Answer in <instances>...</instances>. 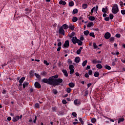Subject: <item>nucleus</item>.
Listing matches in <instances>:
<instances>
[{
  "mask_svg": "<svg viewBox=\"0 0 125 125\" xmlns=\"http://www.w3.org/2000/svg\"><path fill=\"white\" fill-rule=\"evenodd\" d=\"M41 75L43 76H46L47 75V72H46L45 71L42 72Z\"/></svg>",
  "mask_w": 125,
  "mask_h": 125,
  "instance_id": "obj_49",
  "label": "nucleus"
},
{
  "mask_svg": "<svg viewBox=\"0 0 125 125\" xmlns=\"http://www.w3.org/2000/svg\"><path fill=\"white\" fill-rule=\"evenodd\" d=\"M111 12L112 14H117L119 12V7L118 5L117 4H114L112 6L111 9Z\"/></svg>",
  "mask_w": 125,
  "mask_h": 125,
  "instance_id": "obj_2",
  "label": "nucleus"
},
{
  "mask_svg": "<svg viewBox=\"0 0 125 125\" xmlns=\"http://www.w3.org/2000/svg\"><path fill=\"white\" fill-rule=\"evenodd\" d=\"M125 121V119L123 118H119L118 119V123L119 124L121 122H123Z\"/></svg>",
  "mask_w": 125,
  "mask_h": 125,
  "instance_id": "obj_19",
  "label": "nucleus"
},
{
  "mask_svg": "<svg viewBox=\"0 0 125 125\" xmlns=\"http://www.w3.org/2000/svg\"><path fill=\"white\" fill-rule=\"evenodd\" d=\"M52 112H57V107H52Z\"/></svg>",
  "mask_w": 125,
  "mask_h": 125,
  "instance_id": "obj_39",
  "label": "nucleus"
},
{
  "mask_svg": "<svg viewBox=\"0 0 125 125\" xmlns=\"http://www.w3.org/2000/svg\"><path fill=\"white\" fill-rule=\"evenodd\" d=\"M81 41H83L84 40V37L83 35L81 36V37H80V40Z\"/></svg>",
  "mask_w": 125,
  "mask_h": 125,
  "instance_id": "obj_53",
  "label": "nucleus"
},
{
  "mask_svg": "<svg viewBox=\"0 0 125 125\" xmlns=\"http://www.w3.org/2000/svg\"><path fill=\"white\" fill-rule=\"evenodd\" d=\"M99 6L98 5H96V9L95 7H93L92 9L90 10V13L93 14L94 13V11L95 10L96 12L98 11Z\"/></svg>",
  "mask_w": 125,
  "mask_h": 125,
  "instance_id": "obj_9",
  "label": "nucleus"
},
{
  "mask_svg": "<svg viewBox=\"0 0 125 125\" xmlns=\"http://www.w3.org/2000/svg\"><path fill=\"white\" fill-rule=\"evenodd\" d=\"M70 46V43L68 40H66L64 42V44H63L62 47L64 48H68Z\"/></svg>",
  "mask_w": 125,
  "mask_h": 125,
  "instance_id": "obj_5",
  "label": "nucleus"
},
{
  "mask_svg": "<svg viewBox=\"0 0 125 125\" xmlns=\"http://www.w3.org/2000/svg\"><path fill=\"white\" fill-rule=\"evenodd\" d=\"M82 52V50H77L76 53L78 55H79L81 54V52Z\"/></svg>",
  "mask_w": 125,
  "mask_h": 125,
  "instance_id": "obj_64",
  "label": "nucleus"
},
{
  "mask_svg": "<svg viewBox=\"0 0 125 125\" xmlns=\"http://www.w3.org/2000/svg\"><path fill=\"white\" fill-rule=\"evenodd\" d=\"M72 115L73 116V117H76L77 116V114H76V112H72Z\"/></svg>",
  "mask_w": 125,
  "mask_h": 125,
  "instance_id": "obj_60",
  "label": "nucleus"
},
{
  "mask_svg": "<svg viewBox=\"0 0 125 125\" xmlns=\"http://www.w3.org/2000/svg\"><path fill=\"white\" fill-rule=\"evenodd\" d=\"M79 120L80 122H81V124L82 125H83L84 122L83 121L82 118H79Z\"/></svg>",
  "mask_w": 125,
  "mask_h": 125,
  "instance_id": "obj_41",
  "label": "nucleus"
},
{
  "mask_svg": "<svg viewBox=\"0 0 125 125\" xmlns=\"http://www.w3.org/2000/svg\"><path fill=\"white\" fill-rule=\"evenodd\" d=\"M95 77H98L99 76V73L98 72H96L94 75Z\"/></svg>",
  "mask_w": 125,
  "mask_h": 125,
  "instance_id": "obj_40",
  "label": "nucleus"
},
{
  "mask_svg": "<svg viewBox=\"0 0 125 125\" xmlns=\"http://www.w3.org/2000/svg\"><path fill=\"white\" fill-rule=\"evenodd\" d=\"M89 35L90 37H93V38H95V35H94V32L90 33L89 34Z\"/></svg>",
  "mask_w": 125,
  "mask_h": 125,
  "instance_id": "obj_33",
  "label": "nucleus"
},
{
  "mask_svg": "<svg viewBox=\"0 0 125 125\" xmlns=\"http://www.w3.org/2000/svg\"><path fill=\"white\" fill-rule=\"evenodd\" d=\"M123 2L122 1H120L119 2V5H120L121 7H123L124 6V4H123Z\"/></svg>",
  "mask_w": 125,
  "mask_h": 125,
  "instance_id": "obj_45",
  "label": "nucleus"
},
{
  "mask_svg": "<svg viewBox=\"0 0 125 125\" xmlns=\"http://www.w3.org/2000/svg\"><path fill=\"white\" fill-rule=\"evenodd\" d=\"M70 74H73L74 73V69H70Z\"/></svg>",
  "mask_w": 125,
  "mask_h": 125,
  "instance_id": "obj_63",
  "label": "nucleus"
},
{
  "mask_svg": "<svg viewBox=\"0 0 125 125\" xmlns=\"http://www.w3.org/2000/svg\"><path fill=\"white\" fill-rule=\"evenodd\" d=\"M58 47L62 46V42H59L58 43Z\"/></svg>",
  "mask_w": 125,
  "mask_h": 125,
  "instance_id": "obj_62",
  "label": "nucleus"
},
{
  "mask_svg": "<svg viewBox=\"0 0 125 125\" xmlns=\"http://www.w3.org/2000/svg\"><path fill=\"white\" fill-rule=\"evenodd\" d=\"M82 7L83 8V9H85L88 7V5H87L86 3H84L82 5Z\"/></svg>",
  "mask_w": 125,
  "mask_h": 125,
  "instance_id": "obj_31",
  "label": "nucleus"
},
{
  "mask_svg": "<svg viewBox=\"0 0 125 125\" xmlns=\"http://www.w3.org/2000/svg\"><path fill=\"white\" fill-rule=\"evenodd\" d=\"M92 26H94V23L92 21H90V22H88V25H87V27L89 28H91Z\"/></svg>",
  "mask_w": 125,
  "mask_h": 125,
  "instance_id": "obj_18",
  "label": "nucleus"
},
{
  "mask_svg": "<svg viewBox=\"0 0 125 125\" xmlns=\"http://www.w3.org/2000/svg\"><path fill=\"white\" fill-rule=\"evenodd\" d=\"M25 80V77H22L21 78V79L20 80H19V82L20 83H23V81H24Z\"/></svg>",
  "mask_w": 125,
  "mask_h": 125,
  "instance_id": "obj_23",
  "label": "nucleus"
},
{
  "mask_svg": "<svg viewBox=\"0 0 125 125\" xmlns=\"http://www.w3.org/2000/svg\"><path fill=\"white\" fill-rule=\"evenodd\" d=\"M52 93L54 94H58V90H57L56 89H53L52 90Z\"/></svg>",
  "mask_w": 125,
  "mask_h": 125,
  "instance_id": "obj_47",
  "label": "nucleus"
},
{
  "mask_svg": "<svg viewBox=\"0 0 125 125\" xmlns=\"http://www.w3.org/2000/svg\"><path fill=\"white\" fill-rule=\"evenodd\" d=\"M115 37L117 38H120V37H121V35H120V34H116Z\"/></svg>",
  "mask_w": 125,
  "mask_h": 125,
  "instance_id": "obj_55",
  "label": "nucleus"
},
{
  "mask_svg": "<svg viewBox=\"0 0 125 125\" xmlns=\"http://www.w3.org/2000/svg\"><path fill=\"white\" fill-rule=\"evenodd\" d=\"M104 68L106 70H111V69L110 66H109V65H106V64L105 65Z\"/></svg>",
  "mask_w": 125,
  "mask_h": 125,
  "instance_id": "obj_29",
  "label": "nucleus"
},
{
  "mask_svg": "<svg viewBox=\"0 0 125 125\" xmlns=\"http://www.w3.org/2000/svg\"><path fill=\"white\" fill-rule=\"evenodd\" d=\"M73 6H74V2H73V1H71L69 2V6L73 7Z\"/></svg>",
  "mask_w": 125,
  "mask_h": 125,
  "instance_id": "obj_30",
  "label": "nucleus"
},
{
  "mask_svg": "<svg viewBox=\"0 0 125 125\" xmlns=\"http://www.w3.org/2000/svg\"><path fill=\"white\" fill-rule=\"evenodd\" d=\"M89 74H88V73H86L85 74V75L84 76L85 78H88L89 77V75H88Z\"/></svg>",
  "mask_w": 125,
  "mask_h": 125,
  "instance_id": "obj_59",
  "label": "nucleus"
},
{
  "mask_svg": "<svg viewBox=\"0 0 125 125\" xmlns=\"http://www.w3.org/2000/svg\"><path fill=\"white\" fill-rule=\"evenodd\" d=\"M76 43L78 44V45L82 46L83 45V42L82 41H79L78 42H76Z\"/></svg>",
  "mask_w": 125,
  "mask_h": 125,
  "instance_id": "obj_48",
  "label": "nucleus"
},
{
  "mask_svg": "<svg viewBox=\"0 0 125 125\" xmlns=\"http://www.w3.org/2000/svg\"><path fill=\"white\" fill-rule=\"evenodd\" d=\"M72 22H77L78 18L76 17H72Z\"/></svg>",
  "mask_w": 125,
  "mask_h": 125,
  "instance_id": "obj_24",
  "label": "nucleus"
},
{
  "mask_svg": "<svg viewBox=\"0 0 125 125\" xmlns=\"http://www.w3.org/2000/svg\"><path fill=\"white\" fill-rule=\"evenodd\" d=\"M108 18H110V20H113V19L114 18V15L112 14H110L109 17Z\"/></svg>",
  "mask_w": 125,
  "mask_h": 125,
  "instance_id": "obj_44",
  "label": "nucleus"
},
{
  "mask_svg": "<svg viewBox=\"0 0 125 125\" xmlns=\"http://www.w3.org/2000/svg\"><path fill=\"white\" fill-rule=\"evenodd\" d=\"M62 72L63 74H64V77H67L68 76V74L67 73V72L66 70H65L64 69H63L62 70Z\"/></svg>",
  "mask_w": 125,
  "mask_h": 125,
  "instance_id": "obj_11",
  "label": "nucleus"
},
{
  "mask_svg": "<svg viewBox=\"0 0 125 125\" xmlns=\"http://www.w3.org/2000/svg\"><path fill=\"white\" fill-rule=\"evenodd\" d=\"M121 14H122L123 15H125V10H122L121 11Z\"/></svg>",
  "mask_w": 125,
  "mask_h": 125,
  "instance_id": "obj_56",
  "label": "nucleus"
},
{
  "mask_svg": "<svg viewBox=\"0 0 125 125\" xmlns=\"http://www.w3.org/2000/svg\"><path fill=\"white\" fill-rule=\"evenodd\" d=\"M59 4L62 5H65L66 2L65 1H63L62 0H60V1H59Z\"/></svg>",
  "mask_w": 125,
  "mask_h": 125,
  "instance_id": "obj_15",
  "label": "nucleus"
},
{
  "mask_svg": "<svg viewBox=\"0 0 125 125\" xmlns=\"http://www.w3.org/2000/svg\"><path fill=\"white\" fill-rule=\"evenodd\" d=\"M75 63H79V62H80V58H79V57L75 58Z\"/></svg>",
  "mask_w": 125,
  "mask_h": 125,
  "instance_id": "obj_27",
  "label": "nucleus"
},
{
  "mask_svg": "<svg viewBox=\"0 0 125 125\" xmlns=\"http://www.w3.org/2000/svg\"><path fill=\"white\" fill-rule=\"evenodd\" d=\"M68 28L71 30L72 31L74 30L75 26L74 25H73L72 24H70V25L68 26Z\"/></svg>",
  "mask_w": 125,
  "mask_h": 125,
  "instance_id": "obj_21",
  "label": "nucleus"
},
{
  "mask_svg": "<svg viewBox=\"0 0 125 125\" xmlns=\"http://www.w3.org/2000/svg\"><path fill=\"white\" fill-rule=\"evenodd\" d=\"M87 62V60L84 61L82 63L83 67H85V65H86Z\"/></svg>",
  "mask_w": 125,
  "mask_h": 125,
  "instance_id": "obj_34",
  "label": "nucleus"
},
{
  "mask_svg": "<svg viewBox=\"0 0 125 125\" xmlns=\"http://www.w3.org/2000/svg\"><path fill=\"white\" fill-rule=\"evenodd\" d=\"M62 104H67V102L65 100H62Z\"/></svg>",
  "mask_w": 125,
  "mask_h": 125,
  "instance_id": "obj_61",
  "label": "nucleus"
},
{
  "mask_svg": "<svg viewBox=\"0 0 125 125\" xmlns=\"http://www.w3.org/2000/svg\"><path fill=\"white\" fill-rule=\"evenodd\" d=\"M55 80H57V79H51L49 78L48 79L44 78L42 79V83L52 85L55 83Z\"/></svg>",
  "mask_w": 125,
  "mask_h": 125,
  "instance_id": "obj_1",
  "label": "nucleus"
},
{
  "mask_svg": "<svg viewBox=\"0 0 125 125\" xmlns=\"http://www.w3.org/2000/svg\"><path fill=\"white\" fill-rule=\"evenodd\" d=\"M108 11V8L107 6H105V8H102V12L104 13H106Z\"/></svg>",
  "mask_w": 125,
  "mask_h": 125,
  "instance_id": "obj_14",
  "label": "nucleus"
},
{
  "mask_svg": "<svg viewBox=\"0 0 125 125\" xmlns=\"http://www.w3.org/2000/svg\"><path fill=\"white\" fill-rule=\"evenodd\" d=\"M34 75H35L36 77H37V79H40L41 77H40V75L37 73H34Z\"/></svg>",
  "mask_w": 125,
  "mask_h": 125,
  "instance_id": "obj_36",
  "label": "nucleus"
},
{
  "mask_svg": "<svg viewBox=\"0 0 125 125\" xmlns=\"http://www.w3.org/2000/svg\"><path fill=\"white\" fill-rule=\"evenodd\" d=\"M89 75H91L93 74V71L92 70L90 69L88 70V73Z\"/></svg>",
  "mask_w": 125,
  "mask_h": 125,
  "instance_id": "obj_51",
  "label": "nucleus"
},
{
  "mask_svg": "<svg viewBox=\"0 0 125 125\" xmlns=\"http://www.w3.org/2000/svg\"><path fill=\"white\" fill-rule=\"evenodd\" d=\"M96 68L101 69H102V68H103V67L102 66V64L99 63L97 65H96Z\"/></svg>",
  "mask_w": 125,
  "mask_h": 125,
  "instance_id": "obj_26",
  "label": "nucleus"
},
{
  "mask_svg": "<svg viewBox=\"0 0 125 125\" xmlns=\"http://www.w3.org/2000/svg\"><path fill=\"white\" fill-rule=\"evenodd\" d=\"M34 86H35L36 88H41V84L39 82H37L34 83Z\"/></svg>",
  "mask_w": 125,
  "mask_h": 125,
  "instance_id": "obj_8",
  "label": "nucleus"
},
{
  "mask_svg": "<svg viewBox=\"0 0 125 125\" xmlns=\"http://www.w3.org/2000/svg\"><path fill=\"white\" fill-rule=\"evenodd\" d=\"M78 13V9L75 8L73 11H72V14H76Z\"/></svg>",
  "mask_w": 125,
  "mask_h": 125,
  "instance_id": "obj_35",
  "label": "nucleus"
},
{
  "mask_svg": "<svg viewBox=\"0 0 125 125\" xmlns=\"http://www.w3.org/2000/svg\"><path fill=\"white\" fill-rule=\"evenodd\" d=\"M63 112L62 111H58L57 114H58V116L63 115Z\"/></svg>",
  "mask_w": 125,
  "mask_h": 125,
  "instance_id": "obj_28",
  "label": "nucleus"
},
{
  "mask_svg": "<svg viewBox=\"0 0 125 125\" xmlns=\"http://www.w3.org/2000/svg\"><path fill=\"white\" fill-rule=\"evenodd\" d=\"M71 88H70V87H68L67 88V90H66V92H67V93H70V92H71Z\"/></svg>",
  "mask_w": 125,
  "mask_h": 125,
  "instance_id": "obj_38",
  "label": "nucleus"
},
{
  "mask_svg": "<svg viewBox=\"0 0 125 125\" xmlns=\"http://www.w3.org/2000/svg\"><path fill=\"white\" fill-rule=\"evenodd\" d=\"M117 60H118V59L116 58L115 59L113 60L112 63H111L112 66H115V65H116L115 63L117 62Z\"/></svg>",
  "mask_w": 125,
  "mask_h": 125,
  "instance_id": "obj_17",
  "label": "nucleus"
},
{
  "mask_svg": "<svg viewBox=\"0 0 125 125\" xmlns=\"http://www.w3.org/2000/svg\"><path fill=\"white\" fill-rule=\"evenodd\" d=\"M68 85H69V86H70V87L73 88L75 87V83L71 82V83H69Z\"/></svg>",
  "mask_w": 125,
  "mask_h": 125,
  "instance_id": "obj_22",
  "label": "nucleus"
},
{
  "mask_svg": "<svg viewBox=\"0 0 125 125\" xmlns=\"http://www.w3.org/2000/svg\"><path fill=\"white\" fill-rule=\"evenodd\" d=\"M62 82H63V80L61 78L55 79V82L53 83L52 86H59L61 85V83H62Z\"/></svg>",
  "mask_w": 125,
  "mask_h": 125,
  "instance_id": "obj_3",
  "label": "nucleus"
},
{
  "mask_svg": "<svg viewBox=\"0 0 125 125\" xmlns=\"http://www.w3.org/2000/svg\"><path fill=\"white\" fill-rule=\"evenodd\" d=\"M109 19H110L109 17H105L104 18V21H109Z\"/></svg>",
  "mask_w": 125,
  "mask_h": 125,
  "instance_id": "obj_57",
  "label": "nucleus"
},
{
  "mask_svg": "<svg viewBox=\"0 0 125 125\" xmlns=\"http://www.w3.org/2000/svg\"><path fill=\"white\" fill-rule=\"evenodd\" d=\"M74 104L75 105H81V102L79 100L76 99L74 100Z\"/></svg>",
  "mask_w": 125,
  "mask_h": 125,
  "instance_id": "obj_13",
  "label": "nucleus"
},
{
  "mask_svg": "<svg viewBox=\"0 0 125 125\" xmlns=\"http://www.w3.org/2000/svg\"><path fill=\"white\" fill-rule=\"evenodd\" d=\"M97 62H98V61L96 59V60H93L92 61V63H93V64H96Z\"/></svg>",
  "mask_w": 125,
  "mask_h": 125,
  "instance_id": "obj_50",
  "label": "nucleus"
},
{
  "mask_svg": "<svg viewBox=\"0 0 125 125\" xmlns=\"http://www.w3.org/2000/svg\"><path fill=\"white\" fill-rule=\"evenodd\" d=\"M74 66H73V65H70L69 66V69L70 70H74Z\"/></svg>",
  "mask_w": 125,
  "mask_h": 125,
  "instance_id": "obj_42",
  "label": "nucleus"
},
{
  "mask_svg": "<svg viewBox=\"0 0 125 125\" xmlns=\"http://www.w3.org/2000/svg\"><path fill=\"white\" fill-rule=\"evenodd\" d=\"M109 41H110V42H114V37H110V38H109Z\"/></svg>",
  "mask_w": 125,
  "mask_h": 125,
  "instance_id": "obj_46",
  "label": "nucleus"
},
{
  "mask_svg": "<svg viewBox=\"0 0 125 125\" xmlns=\"http://www.w3.org/2000/svg\"><path fill=\"white\" fill-rule=\"evenodd\" d=\"M93 49H96V48H98V46L96 45V44L95 42L93 43Z\"/></svg>",
  "mask_w": 125,
  "mask_h": 125,
  "instance_id": "obj_37",
  "label": "nucleus"
},
{
  "mask_svg": "<svg viewBox=\"0 0 125 125\" xmlns=\"http://www.w3.org/2000/svg\"><path fill=\"white\" fill-rule=\"evenodd\" d=\"M58 32L59 34H60V35L65 36V30L64 29L59 28Z\"/></svg>",
  "mask_w": 125,
  "mask_h": 125,
  "instance_id": "obj_6",
  "label": "nucleus"
},
{
  "mask_svg": "<svg viewBox=\"0 0 125 125\" xmlns=\"http://www.w3.org/2000/svg\"><path fill=\"white\" fill-rule=\"evenodd\" d=\"M111 37V34L109 32H106L104 34L105 39L108 40Z\"/></svg>",
  "mask_w": 125,
  "mask_h": 125,
  "instance_id": "obj_7",
  "label": "nucleus"
},
{
  "mask_svg": "<svg viewBox=\"0 0 125 125\" xmlns=\"http://www.w3.org/2000/svg\"><path fill=\"white\" fill-rule=\"evenodd\" d=\"M49 78H50V79H57L58 78V74H56V75H55L54 76H51L50 77H49Z\"/></svg>",
  "mask_w": 125,
  "mask_h": 125,
  "instance_id": "obj_25",
  "label": "nucleus"
},
{
  "mask_svg": "<svg viewBox=\"0 0 125 125\" xmlns=\"http://www.w3.org/2000/svg\"><path fill=\"white\" fill-rule=\"evenodd\" d=\"M69 28V26L66 24H64L62 25V26L61 27H60V29H63L64 30H67V29H68Z\"/></svg>",
  "mask_w": 125,
  "mask_h": 125,
  "instance_id": "obj_10",
  "label": "nucleus"
},
{
  "mask_svg": "<svg viewBox=\"0 0 125 125\" xmlns=\"http://www.w3.org/2000/svg\"><path fill=\"white\" fill-rule=\"evenodd\" d=\"M44 64H45V65H46V66H48L49 65V62H47V61H46V60L44 61Z\"/></svg>",
  "mask_w": 125,
  "mask_h": 125,
  "instance_id": "obj_54",
  "label": "nucleus"
},
{
  "mask_svg": "<svg viewBox=\"0 0 125 125\" xmlns=\"http://www.w3.org/2000/svg\"><path fill=\"white\" fill-rule=\"evenodd\" d=\"M83 34L86 36L89 34V31L88 30H86L83 32Z\"/></svg>",
  "mask_w": 125,
  "mask_h": 125,
  "instance_id": "obj_32",
  "label": "nucleus"
},
{
  "mask_svg": "<svg viewBox=\"0 0 125 125\" xmlns=\"http://www.w3.org/2000/svg\"><path fill=\"white\" fill-rule=\"evenodd\" d=\"M30 76H32L34 75V71H30L29 72Z\"/></svg>",
  "mask_w": 125,
  "mask_h": 125,
  "instance_id": "obj_58",
  "label": "nucleus"
},
{
  "mask_svg": "<svg viewBox=\"0 0 125 125\" xmlns=\"http://www.w3.org/2000/svg\"><path fill=\"white\" fill-rule=\"evenodd\" d=\"M71 41L72 42V43L73 44H76V42H80L81 40L79 39H78L77 37L76 36L75 37H72V39L71 40Z\"/></svg>",
  "mask_w": 125,
  "mask_h": 125,
  "instance_id": "obj_4",
  "label": "nucleus"
},
{
  "mask_svg": "<svg viewBox=\"0 0 125 125\" xmlns=\"http://www.w3.org/2000/svg\"><path fill=\"white\" fill-rule=\"evenodd\" d=\"M29 84V83L27 82H24L23 83V88L25 89V88L27 86H28V85Z\"/></svg>",
  "mask_w": 125,
  "mask_h": 125,
  "instance_id": "obj_16",
  "label": "nucleus"
},
{
  "mask_svg": "<svg viewBox=\"0 0 125 125\" xmlns=\"http://www.w3.org/2000/svg\"><path fill=\"white\" fill-rule=\"evenodd\" d=\"M20 119L19 118V116H16V117H13L12 121H13V122H18Z\"/></svg>",
  "mask_w": 125,
  "mask_h": 125,
  "instance_id": "obj_12",
  "label": "nucleus"
},
{
  "mask_svg": "<svg viewBox=\"0 0 125 125\" xmlns=\"http://www.w3.org/2000/svg\"><path fill=\"white\" fill-rule=\"evenodd\" d=\"M35 108H40V104L38 103L35 104Z\"/></svg>",
  "mask_w": 125,
  "mask_h": 125,
  "instance_id": "obj_52",
  "label": "nucleus"
},
{
  "mask_svg": "<svg viewBox=\"0 0 125 125\" xmlns=\"http://www.w3.org/2000/svg\"><path fill=\"white\" fill-rule=\"evenodd\" d=\"M88 19L90 21H95V17L94 16H90L88 17Z\"/></svg>",
  "mask_w": 125,
  "mask_h": 125,
  "instance_id": "obj_20",
  "label": "nucleus"
},
{
  "mask_svg": "<svg viewBox=\"0 0 125 125\" xmlns=\"http://www.w3.org/2000/svg\"><path fill=\"white\" fill-rule=\"evenodd\" d=\"M96 122V118H92L91 119V123L93 124H94Z\"/></svg>",
  "mask_w": 125,
  "mask_h": 125,
  "instance_id": "obj_43",
  "label": "nucleus"
}]
</instances>
